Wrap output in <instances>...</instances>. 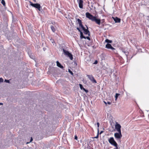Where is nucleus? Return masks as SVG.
<instances>
[{"label": "nucleus", "mask_w": 149, "mask_h": 149, "mask_svg": "<svg viewBox=\"0 0 149 149\" xmlns=\"http://www.w3.org/2000/svg\"><path fill=\"white\" fill-rule=\"evenodd\" d=\"M63 53L66 56L69 57L71 60H73V56L71 53H70L68 51H67L64 49H63Z\"/></svg>", "instance_id": "1"}, {"label": "nucleus", "mask_w": 149, "mask_h": 149, "mask_svg": "<svg viewBox=\"0 0 149 149\" xmlns=\"http://www.w3.org/2000/svg\"><path fill=\"white\" fill-rule=\"evenodd\" d=\"M30 3V5L32 7L37 8L39 10H40L41 6L40 4L38 3H33L31 1H29Z\"/></svg>", "instance_id": "2"}, {"label": "nucleus", "mask_w": 149, "mask_h": 149, "mask_svg": "<svg viewBox=\"0 0 149 149\" xmlns=\"http://www.w3.org/2000/svg\"><path fill=\"white\" fill-rule=\"evenodd\" d=\"M86 15L87 18H88L89 19L91 20L92 21H93L95 17L93 16V15L88 12H86Z\"/></svg>", "instance_id": "3"}, {"label": "nucleus", "mask_w": 149, "mask_h": 149, "mask_svg": "<svg viewBox=\"0 0 149 149\" xmlns=\"http://www.w3.org/2000/svg\"><path fill=\"white\" fill-rule=\"evenodd\" d=\"M108 141L110 144L113 146H116V144H117L114 140L113 138L112 137H110L108 140Z\"/></svg>", "instance_id": "4"}, {"label": "nucleus", "mask_w": 149, "mask_h": 149, "mask_svg": "<svg viewBox=\"0 0 149 149\" xmlns=\"http://www.w3.org/2000/svg\"><path fill=\"white\" fill-rule=\"evenodd\" d=\"M118 133H116L114 134V136L115 138L117 139H120L122 137L121 132H118Z\"/></svg>", "instance_id": "5"}, {"label": "nucleus", "mask_w": 149, "mask_h": 149, "mask_svg": "<svg viewBox=\"0 0 149 149\" xmlns=\"http://www.w3.org/2000/svg\"><path fill=\"white\" fill-rule=\"evenodd\" d=\"M121 126L117 122H116L115 125V128L118 132H121Z\"/></svg>", "instance_id": "6"}, {"label": "nucleus", "mask_w": 149, "mask_h": 149, "mask_svg": "<svg viewBox=\"0 0 149 149\" xmlns=\"http://www.w3.org/2000/svg\"><path fill=\"white\" fill-rule=\"evenodd\" d=\"M87 77L90 79V80L93 82L96 83L97 81L96 80L94 79L93 76L92 75H87Z\"/></svg>", "instance_id": "7"}, {"label": "nucleus", "mask_w": 149, "mask_h": 149, "mask_svg": "<svg viewBox=\"0 0 149 149\" xmlns=\"http://www.w3.org/2000/svg\"><path fill=\"white\" fill-rule=\"evenodd\" d=\"M87 29H86L84 27L82 29L84 31V33L86 35H88L89 36H90V33L89 31L88 30V28L87 26Z\"/></svg>", "instance_id": "8"}, {"label": "nucleus", "mask_w": 149, "mask_h": 149, "mask_svg": "<svg viewBox=\"0 0 149 149\" xmlns=\"http://www.w3.org/2000/svg\"><path fill=\"white\" fill-rule=\"evenodd\" d=\"M78 3L79 7L81 8H82L83 7V1L82 0H77Z\"/></svg>", "instance_id": "9"}, {"label": "nucleus", "mask_w": 149, "mask_h": 149, "mask_svg": "<svg viewBox=\"0 0 149 149\" xmlns=\"http://www.w3.org/2000/svg\"><path fill=\"white\" fill-rule=\"evenodd\" d=\"M105 47L107 49H111L112 50H113L115 49L113 47L111 44L109 43H107Z\"/></svg>", "instance_id": "10"}, {"label": "nucleus", "mask_w": 149, "mask_h": 149, "mask_svg": "<svg viewBox=\"0 0 149 149\" xmlns=\"http://www.w3.org/2000/svg\"><path fill=\"white\" fill-rule=\"evenodd\" d=\"M93 21L95 22L96 24L100 25V24L101 20L100 19H97L96 17H95Z\"/></svg>", "instance_id": "11"}, {"label": "nucleus", "mask_w": 149, "mask_h": 149, "mask_svg": "<svg viewBox=\"0 0 149 149\" xmlns=\"http://www.w3.org/2000/svg\"><path fill=\"white\" fill-rule=\"evenodd\" d=\"M113 20L115 21L116 23H120V19L117 17H116L115 18H113Z\"/></svg>", "instance_id": "12"}, {"label": "nucleus", "mask_w": 149, "mask_h": 149, "mask_svg": "<svg viewBox=\"0 0 149 149\" xmlns=\"http://www.w3.org/2000/svg\"><path fill=\"white\" fill-rule=\"evenodd\" d=\"M57 65L59 67L63 69V66H62L61 64L59 63L58 61H57L56 62Z\"/></svg>", "instance_id": "13"}, {"label": "nucleus", "mask_w": 149, "mask_h": 149, "mask_svg": "<svg viewBox=\"0 0 149 149\" xmlns=\"http://www.w3.org/2000/svg\"><path fill=\"white\" fill-rule=\"evenodd\" d=\"M50 27L52 31L54 32H55V29L54 26H53L52 25Z\"/></svg>", "instance_id": "14"}, {"label": "nucleus", "mask_w": 149, "mask_h": 149, "mask_svg": "<svg viewBox=\"0 0 149 149\" xmlns=\"http://www.w3.org/2000/svg\"><path fill=\"white\" fill-rule=\"evenodd\" d=\"M105 42L107 43H111L112 42V41L111 40H110L108 39H106L105 40Z\"/></svg>", "instance_id": "15"}, {"label": "nucleus", "mask_w": 149, "mask_h": 149, "mask_svg": "<svg viewBox=\"0 0 149 149\" xmlns=\"http://www.w3.org/2000/svg\"><path fill=\"white\" fill-rule=\"evenodd\" d=\"M120 95L119 94L116 93L115 95V100H116L118 96Z\"/></svg>", "instance_id": "16"}, {"label": "nucleus", "mask_w": 149, "mask_h": 149, "mask_svg": "<svg viewBox=\"0 0 149 149\" xmlns=\"http://www.w3.org/2000/svg\"><path fill=\"white\" fill-rule=\"evenodd\" d=\"M1 3L4 6H5V2L4 0H1Z\"/></svg>", "instance_id": "17"}, {"label": "nucleus", "mask_w": 149, "mask_h": 149, "mask_svg": "<svg viewBox=\"0 0 149 149\" xmlns=\"http://www.w3.org/2000/svg\"><path fill=\"white\" fill-rule=\"evenodd\" d=\"M79 86L81 90H84L85 89V88L83 87L82 85L81 84H79Z\"/></svg>", "instance_id": "18"}, {"label": "nucleus", "mask_w": 149, "mask_h": 149, "mask_svg": "<svg viewBox=\"0 0 149 149\" xmlns=\"http://www.w3.org/2000/svg\"><path fill=\"white\" fill-rule=\"evenodd\" d=\"M80 33V38L81 39H82L83 38V37L84 36L83 35V33L82 32H81Z\"/></svg>", "instance_id": "19"}, {"label": "nucleus", "mask_w": 149, "mask_h": 149, "mask_svg": "<svg viewBox=\"0 0 149 149\" xmlns=\"http://www.w3.org/2000/svg\"><path fill=\"white\" fill-rule=\"evenodd\" d=\"M123 52L126 56H127L128 54V52H127L124 51L123 50Z\"/></svg>", "instance_id": "20"}, {"label": "nucleus", "mask_w": 149, "mask_h": 149, "mask_svg": "<svg viewBox=\"0 0 149 149\" xmlns=\"http://www.w3.org/2000/svg\"><path fill=\"white\" fill-rule=\"evenodd\" d=\"M104 103L106 104H108L110 105V104H111V102H107V103L106 102H105V101H104Z\"/></svg>", "instance_id": "21"}, {"label": "nucleus", "mask_w": 149, "mask_h": 149, "mask_svg": "<svg viewBox=\"0 0 149 149\" xmlns=\"http://www.w3.org/2000/svg\"><path fill=\"white\" fill-rule=\"evenodd\" d=\"M77 22L79 23V24H81L82 23V22L81 21V20H80L79 19H77Z\"/></svg>", "instance_id": "22"}, {"label": "nucleus", "mask_w": 149, "mask_h": 149, "mask_svg": "<svg viewBox=\"0 0 149 149\" xmlns=\"http://www.w3.org/2000/svg\"><path fill=\"white\" fill-rule=\"evenodd\" d=\"M79 26L81 27V28L82 29L84 28V27L82 25V24H79Z\"/></svg>", "instance_id": "23"}, {"label": "nucleus", "mask_w": 149, "mask_h": 149, "mask_svg": "<svg viewBox=\"0 0 149 149\" xmlns=\"http://www.w3.org/2000/svg\"><path fill=\"white\" fill-rule=\"evenodd\" d=\"M33 138H32V137H31V139H30V142H27L26 144L29 143L33 141Z\"/></svg>", "instance_id": "24"}, {"label": "nucleus", "mask_w": 149, "mask_h": 149, "mask_svg": "<svg viewBox=\"0 0 149 149\" xmlns=\"http://www.w3.org/2000/svg\"><path fill=\"white\" fill-rule=\"evenodd\" d=\"M3 79L2 78H0V82H3Z\"/></svg>", "instance_id": "25"}, {"label": "nucleus", "mask_w": 149, "mask_h": 149, "mask_svg": "<svg viewBox=\"0 0 149 149\" xmlns=\"http://www.w3.org/2000/svg\"><path fill=\"white\" fill-rule=\"evenodd\" d=\"M114 146L116 147V148H114V149H118V144H116V145L115 146Z\"/></svg>", "instance_id": "26"}, {"label": "nucleus", "mask_w": 149, "mask_h": 149, "mask_svg": "<svg viewBox=\"0 0 149 149\" xmlns=\"http://www.w3.org/2000/svg\"><path fill=\"white\" fill-rule=\"evenodd\" d=\"M98 136H99V134H98V132L97 136H96L95 137H94V138H96V139L98 137Z\"/></svg>", "instance_id": "27"}, {"label": "nucleus", "mask_w": 149, "mask_h": 149, "mask_svg": "<svg viewBox=\"0 0 149 149\" xmlns=\"http://www.w3.org/2000/svg\"><path fill=\"white\" fill-rule=\"evenodd\" d=\"M69 72L72 75H73V72L70 70H68Z\"/></svg>", "instance_id": "28"}, {"label": "nucleus", "mask_w": 149, "mask_h": 149, "mask_svg": "<svg viewBox=\"0 0 149 149\" xmlns=\"http://www.w3.org/2000/svg\"><path fill=\"white\" fill-rule=\"evenodd\" d=\"M77 30H78V31H79L80 33L81 32V31L80 30V29H79V28H78V27H77Z\"/></svg>", "instance_id": "29"}, {"label": "nucleus", "mask_w": 149, "mask_h": 149, "mask_svg": "<svg viewBox=\"0 0 149 149\" xmlns=\"http://www.w3.org/2000/svg\"><path fill=\"white\" fill-rule=\"evenodd\" d=\"M5 81L6 82L9 83V80L5 79Z\"/></svg>", "instance_id": "30"}, {"label": "nucleus", "mask_w": 149, "mask_h": 149, "mask_svg": "<svg viewBox=\"0 0 149 149\" xmlns=\"http://www.w3.org/2000/svg\"><path fill=\"white\" fill-rule=\"evenodd\" d=\"M86 38L88 40H90V38L89 37H88V36L86 37Z\"/></svg>", "instance_id": "31"}, {"label": "nucleus", "mask_w": 149, "mask_h": 149, "mask_svg": "<svg viewBox=\"0 0 149 149\" xmlns=\"http://www.w3.org/2000/svg\"><path fill=\"white\" fill-rule=\"evenodd\" d=\"M99 124H99V123L97 122V127H99Z\"/></svg>", "instance_id": "32"}, {"label": "nucleus", "mask_w": 149, "mask_h": 149, "mask_svg": "<svg viewBox=\"0 0 149 149\" xmlns=\"http://www.w3.org/2000/svg\"><path fill=\"white\" fill-rule=\"evenodd\" d=\"M84 91H85L86 93H87L88 92V91L87 90H86L85 88L84 90H83Z\"/></svg>", "instance_id": "33"}, {"label": "nucleus", "mask_w": 149, "mask_h": 149, "mask_svg": "<svg viewBox=\"0 0 149 149\" xmlns=\"http://www.w3.org/2000/svg\"><path fill=\"white\" fill-rule=\"evenodd\" d=\"M97 63V61H95L94 64H96Z\"/></svg>", "instance_id": "34"}, {"label": "nucleus", "mask_w": 149, "mask_h": 149, "mask_svg": "<svg viewBox=\"0 0 149 149\" xmlns=\"http://www.w3.org/2000/svg\"><path fill=\"white\" fill-rule=\"evenodd\" d=\"M51 42L52 43H53L54 42V41L53 40H51Z\"/></svg>", "instance_id": "35"}, {"label": "nucleus", "mask_w": 149, "mask_h": 149, "mask_svg": "<svg viewBox=\"0 0 149 149\" xmlns=\"http://www.w3.org/2000/svg\"><path fill=\"white\" fill-rule=\"evenodd\" d=\"M77 136H75L74 139H77Z\"/></svg>", "instance_id": "36"}, {"label": "nucleus", "mask_w": 149, "mask_h": 149, "mask_svg": "<svg viewBox=\"0 0 149 149\" xmlns=\"http://www.w3.org/2000/svg\"><path fill=\"white\" fill-rule=\"evenodd\" d=\"M84 38V39H86V37L84 36L83 37V38Z\"/></svg>", "instance_id": "37"}, {"label": "nucleus", "mask_w": 149, "mask_h": 149, "mask_svg": "<svg viewBox=\"0 0 149 149\" xmlns=\"http://www.w3.org/2000/svg\"><path fill=\"white\" fill-rule=\"evenodd\" d=\"M3 104L2 103H0V105H2Z\"/></svg>", "instance_id": "38"}, {"label": "nucleus", "mask_w": 149, "mask_h": 149, "mask_svg": "<svg viewBox=\"0 0 149 149\" xmlns=\"http://www.w3.org/2000/svg\"><path fill=\"white\" fill-rule=\"evenodd\" d=\"M33 1H34L35 2H36V0H33Z\"/></svg>", "instance_id": "39"}, {"label": "nucleus", "mask_w": 149, "mask_h": 149, "mask_svg": "<svg viewBox=\"0 0 149 149\" xmlns=\"http://www.w3.org/2000/svg\"><path fill=\"white\" fill-rule=\"evenodd\" d=\"M102 132V131H101L100 132V134H101Z\"/></svg>", "instance_id": "40"}, {"label": "nucleus", "mask_w": 149, "mask_h": 149, "mask_svg": "<svg viewBox=\"0 0 149 149\" xmlns=\"http://www.w3.org/2000/svg\"><path fill=\"white\" fill-rule=\"evenodd\" d=\"M30 58H33L32 57V56H30Z\"/></svg>", "instance_id": "41"}, {"label": "nucleus", "mask_w": 149, "mask_h": 149, "mask_svg": "<svg viewBox=\"0 0 149 149\" xmlns=\"http://www.w3.org/2000/svg\"><path fill=\"white\" fill-rule=\"evenodd\" d=\"M30 58H33L32 57V56H30Z\"/></svg>", "instance_id": "42"}]
</instances>
